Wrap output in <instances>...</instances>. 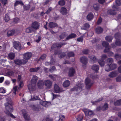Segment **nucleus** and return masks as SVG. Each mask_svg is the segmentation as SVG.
Wrapping results in <instances>:
<instances>
[{
  "label": "nucleus",
  "mask_w": 121,
  "mask_h": 121,
  "mask_svg": "<svg viewBox=\"0 0 121 121\" xmlns=\"http://www.w3.org/2000/svg\"><path fill=\"white\" fill-rule=\"evenodd\" d=\"M105 39L108 42H111L112 39V38L111 36H107L105 37Z\"/></svg>",
  "instance_id": "4c0bfd02"
},
{
  "label": "nucleus",
  "mask_w": 121,
  "mask_h": 121,
  "mask_svg": "<svg viewBox=\"0 0 121 121\" xmlns=\"http://www.w3.org/2000/svg\"><path fill=\"white\" fill-rule=\"evenodd\" d=\"M121 57V55H119L118 54H116L115 55V57L116 60H117Z\"/></svg>",
  "instance_id": "13d9d810"
},
{
  "label": "nucleus",
  "mask_w": 121,
  "mask_h": 121,
  "mask_svg": "<svg viewBox=\"0 0 121 121\" xmlns=\"http://www.w3.org/2000/svg\"><path fill=\"white\" fill-rule=\"evenodd\" d=\"M98 62L101 66L103 67L105 63L104 60H99V61Z\"/></svg>",
  "instance_id": "79ce46f5"
},
{
  "label": "nucleus",
  "mask_w": 121,
  "mask_h": 121,
  "mask_svg": "<svg viewBox=\"0 0 121 121\" xmlns=\"http://www.w3.org/2000/svg\"><path fill=\"white\" fill-rule=\"evenodd\" d=\"M114 104L115 106L121 105V99L117 100L114 102Z\"/></svg>",
  "instance_id": "c9c22d12"
},
{
  "label": "nucleus",
  "mask_w": 121,
  "mask_h": 121,
  "mask_svg": "<svg viewBox=\"0 0 121 121\" xmlns=\"http://www.w3.org/2000/svg\"><path fill=\"white\" fill-rule=\"evenodd\" d=\"M76 36V35L74 34H72L68 36L66 39L67 40H68L70 39L73 38L75 37Z\"/></svg>",
  "instance_id": "bb28decb"
},
{
  "label": "nucleus",
  "mask_w": 121,
  "mask_h": 121,
  "mask_svg": "<svg viewBox=\"0 0 121 121\" xmlns=\"http://www.w3.org/2000/svg\"><path fill=\"white\" fill-rule=\"evenodd\" d=\"M10 112H5L6 114H7L9 116H10L13 118H15V117L12 114L10 113Z\"/></svg>",
  "instance_id": "6e6d98bb"
},
{
  "label": "nucleus",
  "mask_w": 121,
  "mask_h": 121,
  "mask_svg": "<svg viewBox=\"0 0 121 121\" xmlns=\"http://www.w3.org/2000/svg\"><path fill=\"white\" fill-rule=\"evenodd\" d=\"M50 64L51 65H52L53 64V62L52 60V59L51 58V60L50 61V63L48 62H46L45 63V65H48Z\"/></svg>",
  "instance_id": "864d4df0"
},
{
  "label": "nucleus",
  "mask_w": 121,
  "mask_h": 121,
  "mask_svg": "<svg viewBox=\"0 0 121 121\" xmlns=\"http://www.w3.org/2000/svg\"><path fill=\"white\" fill-rule=\"evenodd\" d=\"M40 67H38L35 68H30V72H37L40 70Z\"/></svg>",
  "instance_id": "412c9836"
},
{
  "label": "nucleus",
  "mask_w": 121,
  "mask_h": 121,
  "mask_svg": "<svg viewBox=\"0 0 121 121\" xmlns=\"http://www.w3.org/2000/svg\"><path fill=\"white\" fill-rule=\"evenodd\" d=\"M9 16L7 14H6L4 18V20L5 22H8L9 20Z\"/></svg>",
  "instance_id": "8fccbe9b"
},
{
  "label": "nucleus",
  "mask_w": 121,
  "mask_h": 121,
  "mask_svg": "<svg viewBox=\"0 0 121 121\" xmlns=\"http://www.w3.org/2000/svg\"><path fill=\"white\" fill-rule=\"evenodd\" d=\"M46 54H43L41 56L40 59L42 60H43L46 58Z\"/></svg>",
  "instance_id": "4d7b16f0"
},
{
  "label": "nucleus",
  "mask_w": 121,
  "mask_h": 121,
  "mask_svg": "<svg viewBox=\"0 0 121 121\" xmlns=\"http://www.w3.org/2000/svg\"><path fill=\"white\" fill-rule=\"evenodd\" d=\"M84 111L86 117L91 116L93 114V112L90 110L86 109L84 110Z\"/></svg>",
  "instance_id": "9b49d317"
},
{
  "label": "nucleus",
  "mask_w": 121,
  "mask_h": 121,
  "mask_svg": "<svg viewBox=\"0 0 121 121\" xmlns=\"http://www.w3.org/2000/svg\"><path fill=\"white\" fill-rule=\"evenodd\" d=\"M93 18V15L91 13H89L86 17V19L88 21H91Z\"/></svg>",
  "instance_id": "393cba45"
},
{
  "label": "nucleus",
  "mask_w": 121,
  "mask_h": 121,
  "mask_svg": "<svg viewBox=\"0 0 121 121\" xmlns=\"http://www.w3.org/2000/svg\"><path fill=\"white\" fill-rule=\"evenodd\" d=\"M80 61L83 64H85L87 63V60L86 57L83 56L81 57Z\"/></svg>",
  "instance_id": "4be33fe9"
},
{
  "label": "nucleus",
  "mask_w": 121,
  "mask_h": 121,
  "mask_svg": "<svg viewBox=\"0 0 121 121\" xmlns=\"http://www.w3.org/2000/svg\"><path fill=\"white\" fill-rule=\"evenodd\" d=\"M102 44L103 46L106 48L104 51V52H108L110 48V47L108 46V43L105 41H104L102 43Z\"/></svg>",
  "instance_id": "6e6552de"
},
{
  "label": "nucleus",
  "mask_w": 121,
  "mask_h": 121,
  "mask_svg": "<svg viewBox=\"0 0 121 121\" xmlns=\"http://www.w3.org/2000/svg\"><path fill=\"white\" fill-rule=\"evenodd\" d=\"M5 91L3 88H0V93H4L5 92Z\"/></svg>",
  "instance_id": "338daca9"
},
{
  "label": "nucleus",
  "mask_w": 121,
  "mask_h": 121,
  "mask_svg": "<svg viewBox=\"0 0 121 121\" xmlns=\"http://www.w3.org/2000/svg\"><path fill=\"white\" fill-rule=\"evenodd\" d=\"M38 79V77L35 75H33L31 80V84L28 85V89L30 91H33L35 90V86Z\"/></svg>",
  "instance_id": "f257e3e1"
},
{
  "label": "nucleus",
  "mask_w": 121,
  "mask_h": 121,
  "mask_svg": "<svg viewBox=\"0 0 121 121\" xmlns=\"http://www.w3.org/2000/svg\"><path fill=\"white\" fill-rule=\"evenodd\" d=\"M118 74L117 71H113L110 73L108 76L110 78H113L116 77Z\"/></svg>",
  "instance_id": "2eb2a0df"
},
{
  "label": "nucleus",
  "mask_w": 121,
  "mask_h": 121,
  "mask_svg": "<svg viewBox=\"0 0 121 121\" xmlns=\"http://www.w3.org/2000/svg\"><path fill=\"white\" fill-rule=\"evenodd\" d=\"M107 62L108 63H112L113 61V59L111 58H109L107 60Z\"/></svg>",
  "instance_id": "0e129e2a"
},
{
  "label": "nucleus",
  "mask_w": 121,
  "mask_h": 121,
  "mask_svg": "<svg viewBox=\"0 0 121 121\" xmlns=\"http://www.w3.org/2000/svg\"><path fill=\"white\" fill-rule=\"evenodd\" d=\"M91 69L92 70L96 72V73H98V71L99 69V66L97 65H94L92 66Z\"/></svg>",
  "instance_id": "aec40b11"
},
{
  "label": "nucleus",
  "mask_w": 121,
  "mask_h": 121,
  "mask_svg": "<svg viewBox=\"0 0 121 121\" xmlns=\"http://www.w3.org/2000/svg\"><path fill=\"white\" fill-rule=\"evenodd\" d=\"M49 26L50 28L49 30L51 32L52 34H53V31L51 29H52L53 27V22H49Z\"/></svg>",
  "instance_id": "f704fd0d"
},
{
  "label": "nucleus",
  "mask_w": 121,
  "mask_h": 121,
  "mask_svg": "<svg viewBox=\"0 0 121 121\" xmlns=\"http://www.w3.org/2000/svg\"><path fill=\"white\" fill-rule=\"evenodd\" d=\"M85 83L86 85V88L87 89H88L90 88L93 84V82L88 77L85 80Z\"/></svg>",
  "instance_id": "20e7f679"
},
{
  "label": "nucleus",
  "mask_w": 121,
  "mask_h": 121,
  "mask_svg": "<svg viewBox=\"0 0 121 121\" xmlns=\"http://www.w3.org/2000/svg\"><path fill=\"white\" fill-rule=\"evenodd\" d=\"M115 6L114 5L113 7V8L115 10H108V13L111 15H114L116 14V13L115 11V10H118L117 8H115Z\"/></svg>",
  "instance_id": "a211bd4d"
},
{
  "label": "nucleus",
  "mask_w": 121,
  "mask_h": 121,
  "mask_svg": "<svg viewBox=\"0 0 121 121\" xmlns=\"http://www.w3.org/2000/svg\"><path fill=\"white\" fill-rule=\"evenodd\" d=\"M44 84V82H43V81H38V86L39 88H41Z\"/></svg>",
  "instance_id": "a878e982"
},
{
  "label": "nucleus",
  "mask_w": 121,
  "mask_h": 121,
  "mask_svg": "<svg viewBox=\"0 0 121 121\" xmlns=\"http://www.w3.org/2000/svg\"><path fill=\"white\" fill-rule=\"evenodd\" d=\"M93 7L96 10H98L99 9L98 6L97 4H94L93 5Z\"/></svg>",
  "instance_id": "052dcab7"
},
{
  "label": "nucleus",
  "mask_w": 121,
  "mask_h": 121,
  "mask_svg": "<svg viewBox=\"0 0 121 121\" xmlns=\"http://www.w3.org/2000/svg\"><path fill=\"white\" fill-rule=\"evenodd\" d=\"M116 81L117 82H121V74L119 75L116 78Z\"/></svg>",
  "instance_id": "c03bdc74"
},
{
  "label": "nucleus",
  "mask_w": 121,
  "mask_h": 121,
  "mask_svg": "<svg viewBox=\"0 0 121 121\" xmlns=\"http://www.w3.org/2000/svg\"><path fill=\"white\" fill-rule=\"evenodd\" d=\"M116 2L117 5L119 6L121 4V0H116Z\"/></svg>",
  "instance_id": "e2e57ef3"
},
{
  "label": "nucleus",
  "mask_w": 121,
  "mask_h": 121,
  "mask_svg": "<svg viewBox=\"0 0 121 121\" xmlns=\"http://www.w3.org/2000/svg\"><path fill=\"white\" fill-rule=\"evenodd\" d=\"M65 2L64 0H61L59 2V4L61 5H65Z\"/></svg>",
  "instance_id": "5fc2aeb1"
},
{
  "label": "nucleus",
  "mask_w": 121,
  "mask_h": 121,
  "mask_svg": "<svg viewBox=\"0 0 121 121\" xmlns=\"http://www.w3.org/2000/svg\"><path fill=\"white\" fill-rule=\"evenodd\" d=\"M110 67H111L112 70L115 69L117 67V65L115 64H113L110 65Z\"/></svg>",
  "instance_id": "de8ad7c7"
},
{
  "label": "nucleus",
  "mask_w": 121,
  "mask_h": 121,
  "mask_svg": "<svg viewBox=\"0 0 121 121\" xmlns=\"http://www.w3.org/2000/svg\"><path fill=\"white\" fill-rule=\"evenodd\" d=\"M95 30L96 33L99 34L102 32L103 29L100 27H98Z\"/></svg>",
  "instance_id": "b1692460"
},
{
  "label": "nucleus",
  "mask_w": 121,
  "mask_h": 121,
  "mask_svg": "<svg viewBox=\"0 0 121 121\" xmlns=\"http://www.w3.org/2000/svg\"><path fill=\"white\" fill-rule=\"evenodd\" d=\"M32 55V54L30 52H27L23 54V59L24 63H26L28 61V60L30 59L31 58Z\"/></svg>",
  "instance_id": "f03ea898"
},
{
  "label": "nucleus",
  "mask_w": 121,
  "mask_h": 121,
  "mask_svg": "<svg viewBox=\"0 0 121 121\" xmlns=\"http://www.w3.org/2000/svg\"><path fill=\"white\" fill-rule=\"evenodd\" d=\"M83 115L81 114L78 116L77 117V120L80 121L82 120L83 118Z\"/></svg>",
  "instance_id": "a18cd8bd"
},
{
  "label": "nucleus",
  "mask_w": 121,
  "mask_h": 121,
  "mask_svg": "<svg viewBox=\"0 0 121 121\" xmlns=\"http://www.w3.org/2000/svg\"><path fill=\"white\" fill-rule=\"evenodd\" d=\"M89 58L92 61H93L92 63L95 62L97 60L96 57L94 56H90L89 57Z\"/></svg>",
  "instance_id": "e433bc0d"
},
{
  "label": "nucleus",
  "mask_w": 121,
  "mask_h": 121,
  "mask_svg": "<svg viewBox=\"0 0 121 121\" xmlns=\"http://www.w3.org/2000/svg\"><path fill=\"white\" fill-rule=\"evenodd\" d=\"M17 87L15 86L13 88V97H14V96L16 94V91H17Z\"/></svg>",
  "instance_id": "7c9ffc66"
},
{
  "label": "nucleus",
  "mask_w": 121,
  "mask_h": 121,
  "mask_svg": "<svg viewBox=\"0 0 121 121\" xmlns=\"http://www.w3.org/2000/svg\"><path fill=\"white\" fill-rule=\"evenodd\" d=\"M65 119V117L63 115L60 116V118L59 119V121H64Z\"/></svg>",
  "instance_id": "37998d69"
},
{
  "label": "nucleus",
  "mask_w": 121,
  "mask_h": 121,
  "mask_svg": "<svg viewBox=\"0 0 121 121\" xmlns=\"http://www.w3.org/2000/svg\"><path fill=\"white\" fill-rule=\"evenodd\" d=\"M67 35L66 34V33H62L61 35L60 36V39H63Z\"/></svg>",
  "instance_id": "603ef678"
},
{
  "label": "nucleus",
  "mask_w": 121,
  "mask_h": 121,
  "mask_svg": "<svg viewBox=\"0 0 121 121\" xmlns=\"http://www.w3.org/2000/svg\"><path fill=\"white\" fill-rule=\"evenodd\" d=\"M75 73L74 69L73 68L71 67L69 70L68 75L69 76H72L74 75Z\"/></svg>",
  "instance_id": "4468645a"
},
{
  "label": "nucleus",
  "mask_w": 121,
  "mask_h": 121,
  "mask_svg": "<svg viewBox=\"0 0 121 121\" xmlns=\"http://www.w3.org/2000/svg\"><path fill=\"white\" fill-rule=\"evenodd\" d=\"M40 25L39 23L36 21H35L32 23L31 27L35 30L39 29Z\"/></svg>",
  "instance_id": "9d476101"
},
{
  "label": "nucleus",
  "mask_w": 121,
  "mask_h": 121,
  "mask_svg": "<svg viewBox=\"0 0 121 121\" xmlns=\"http://www.w3.org/2000/svg\"><path fill=\"white\" fill-rule=\"evenodd\" d=\"M116 44L118 46L121 45V40L120 39H117L116 42Z\"/></svg>",
  "instance_id": "49530a36"
},
{
  "label": "nucleus",
  "mask_w": 121,
  "mask_h": 121,
  "mask_svg": "<svg viewBox=\"0 0 121 121\" xmlns=\"http://www.w3.org/2000/svg\"><path fill=\"white\" fill-rule=\"evenodd\" d=\"M40 109V108L39 106L36 107H35V106H33V110L35 111H38Z\"/></svg>",
  "instance_id": "09e8293b"
},
{
  "label": "nucleus",
  "mask_w": 121,
  "mask_h": 121,
  "mask_svg": "<svg viewBox=\"0 0 121 121\" xmlns=\"http://www.w3.org/2000/svg\"><path fill=\"white\" fill-rule=\"evenodd\" d=\"M22 114L24 118L26 121H30V116L28 115L25 110H22Z\"/></svg>",
  "instance_id": "423d86ee"
},
{
  "label": "nucleus",
  "mask_w": 121,
  "mask_h": 121,
  "mask_svg": "<svg viewBox=\"0 0 121 121\" xmlns=\"http://www.w3.org/2000/svg\"><path fill=\"white\" fill-rule=\"evenodd\" d=\"M68 54V56L69 57L73 56L74 55V53L71 52H69Z\"/></svg>",
  "instance_id": "680f3d73"
},
{
  "label": "nucleus",
  "mask_w": 121,
  "mask_h": 121,
  "mask_svg": "<svg viewBox=\"0 0 121 121\" xmlns=\"http://www.w3.org/2000/svg\"><path fill=\"white\" fill-rule=\"evenodd\" d=\"M89 24L86 23L84 24L82 29L85 30H86L89 28Z\"/></svg>",
  "instance_id": "2f4dec72"
},
{
  "label": "nucleus",
  "mask_w": 121,
  "mask_h": 121,
  "mask_svg": "<svg viewBox=\"0 0 121 121\" xmlns=\"http://www.w3.org/2000/svg\"><path fill=\"white\" fill-rule=\"evenodd\" d=\"M44 84L48 88H50L52 86L51 82L49 80H46L44 82Z\"/></svg>",
  "instance_id": "f3484780"
},
{
  "label": "nucleus",
  "mask_w": 121,
  "mask_h": 121,
  "mask_svg": "<svg viewBox=\"0 0 121 121\" xmlns=\"http://www.w3.org/2000/svg\"><path fill=\"white\" fill-rule=\"evenodd\" d=\"M23 6L24 10H29L30 8V5L29 4L23 5Z\"/></svg>",
  "instance_id": "473e14b6"
},
{
  "label": "nucleus",
  "mask_w": 121,
  "mask_h": 121,
  "mask_svg": "<svg viewBox=\"0 0 121 121\" xmlns=\"http://www.w3.org/2000/svg\"><path fill=\"white\" fill-rule=\"evenodd\" d=\"M6 109L8 112H12L13 111V107L11 104L7 102L5 104Z\"/></svg>",
  "instance_id": "39448f33"
},
{
  "label": "nucleus",
  "mask_w": 121,
  "mask_h": 121,
  "mask_svg": "<svg viewBox=\"0 0 121 121\" xmlns=\"http://www.w3.org/2000/svg\"><path fill=\"white\" fill-rule=\"evenodd\" d=\"M84 86V84L83 83L80 82L79 84H77L76 85L72 90L73 91H77L79 92L82 90V88Z\"/></svg>",
  "instance_id": "7ed1b4c3"
},
{
  "label": "nucleus",
  "mask_w": 121,
  "mask_h": 121,
  "mask_svg": "<svg viewBox=\"0 0 121 121\" xmlns=\"http://www.w3.org/2000/svg\"><path fill=\"white\" fill-rule=\"evenodd\" d=\"M13 47L15 48L19 51L22 49L21 44L19 42H15L13 44Z\"/></svg>",
  "instance_id": "0eeeda50"
},
{
  "label": "nucleus",
  "mask_w": 121,
  "mask_h": 121,
  "mask_svg": "<svg viewBox=\"0 0 121 121\" xmlns=\"http://www.w3.org/2000/svg\"><path fill=\"white\" fill-rule=\"evenodd\" d=\"M70 84V82L68 80L65 81L63 83V86L64 87H68Z\"/></svg>",
  "instance_id": "cd10ccee"
},
{
  "label": "nucleus",
  "mask_w": 121,
  "mask_h": 121,
  "mask_svg": "<svg viewBox=\"0 0 121 121\" xmlns=\"http://www.w3.org/2000/svg\"><path fill=\"white\" fill-rule=\"evenodd\" d=\"M108 108V106L107 104H105L103 106H100L96 108V110L98 111H99L101 110L103 111H105L107 110Z\"/></svg>",
  "instance_id": "1a4fd4ad"
},
{
  "label": "nucleus",
  "mask_w": 121,
  "mask_h": 121,
  "mask_svg": "<svg viewBox=\"0 0 121 121\" xmlns=\"http://www.w3.org/2000/svg\"><path fill=\"white\" fill-rule=\"evenodd\" d=\"M60 12L61 14L64 15H66L67 13V9L64 7H62L61 8Z\"/></svg>",
  "instance_id": "6ab92c4d"
},
{
  "label": "nucleus",
  "mask_w": 121,
  "mask_h": 121,
  "mask_svg": "<svg viewBox=\"0 0 121 121\" xmlns=\"http://www.w3.org/2000/svg\"><path fill=\"white\" fill-rule=\"evenodd\" d=\"M15 63L18 65H21L22 64H25L26 63H24L23 61V60L22 59V60H20L17 59L14 60Z\"/></svg>",
  "instance_id": "dca6fc26"
},
{
  "label": "nucleus",
  "mask_w": 121,
  "mask_h": 121,
  "mask_svg": "<svg viewBox=\"0 0 121 121\" xmlns=\"http://www.w3.org/2000/svg\"><path fill=\"white\" fill-rule=\"evenodd\" d=\"M15 32V30H14L9 31L7 32V35L8 36H11L14 34Z\"/></svg>",
  "instance_id": "5701e85b"
},
{
  "label": "nucleus",
  "mask_w": 121,
  "mask_h": 121,
  "mask_svg": "<svg viewBox=\"0 0 121 121\" xmlns=\"http://www.w3.org/2000/svg\"><path fill=\"white\" fill-rule=\"evenodd\" d=\"M54 90L55 92L56 93H60L64 91V90H63L62 88H60L56 84L54 85Z\"/></svg>",
  "instance_id": "f8f14e48"
},
{
  "label": "nucleus",
  "mask_w": 121,
  "mask_h": 121,
  "mask_svg": "<svg viewBox=\"0 0 121 121\" xmlns=\"http://www.w3.org/2000/svg\"><path fill=\"white\" fill-rule=\"evenodd\" d=\"M19 4H20L21 5H23L24 4L23 3L22 1L20 0L19 1H16L15 3L14 6H16Z\"/></svg>",
  "instance_id": "c85d7f7f"
},
{
  "label": "nucleus",
  "mask_w": 121,
  "mask_h": 121,
  "mask_svg": "<svg viewBox=\"0 0 121 121\" xmlns=\"http://www.w3.org/2000/svg\"><path fill=\"white\" fill-rule=\"evenodd\" d=\"M102 99H103L102 98V97H101V98H100L97 101H94L92 102H91L92 103V104H96L98 102H99V101H100L102 100Z\"/></svg>",
  "instance_id": "3c124183"
},
{
  "label": "nucleus",
  "mask_w": 121,
  "mask_h": 121,
  "mask_svg": "<svg viewBox=\"0 0 121 121\" xmlns=\"http://www.w3.org/2000/svg\"><path fill=\"white\" fill-rule=\"evenodd\" d=\"M8 56L12 60L15 57V55L14 53H11L9 54Z\"/></svg>",
  "instance_id": "72a5a7b5"
},
{
  "label": "nucleus",
  "mask_w": 121,
  "mask_h": 121,
  "mask_svg": "<svg viewBox=\"0 0 121 121\" xmlns=\"http://www.w3.org/2000/svg\"><path fill=\"white\" fill-rule=\"evenodd\" d=\"M105 70L106 71L109 72L110 70H112L110 65H106L105 67Z\"/></svg>",
  "instance_id": "c756f323"
},
{
  "label": "nucleus",
  "mask_w": 121,
  "mask_h": 121,
  "mask_svg": "<svg viewBox=\"0 0 121 121\" xmlns=\"http://www.w3.org/2000/svg\"><path fill=\"white\" fill-rule=\"evenodd\" d=\"M33 30L32 27H29L26 29V32L27 33H30Z\"/></svg>",
  "instance_id": "58836bf2"
},
{
  "label": "nucleus",
  "mask_w": 121,
  "mask_h": 121,
  "mask_svg": "<svg viewBox=\"0 0 121 121\" xmlns=\"http://www.w3.org/2000/svg\"><path fill=\"white\" fill-rule=\"evenodd\" d=\"M19 21V19L18 18H15L13 20V22L15 23H17Z\"/></svg>",
  "instance_id": "bf43d9fd"
},
{
  "label": "nucleus",
  "mask_w": 121,
  "mask_h": 121,
  "mask_svg": "<svg viewBox=\"0 0 121 121\" xmlns=\"http://www.w3.org/2000/svg\"><path fill=\"white\" fill-rule=\"evenodd\" d=\"M10 119L9 116H5V119L4 120V121H10Z\"/></svg>",
  "instance_id": "774afa93"
},
{
  "label": "nucleus",
  "mask_w": 121,
  "mask_h": 121,
  "mask_svg": "<svg viewBox=\"0 0 121 121\" xmlns=\"http://www.w3.org/2000/svg\"><path fill=\"white\" fill-rule=\"evenodd\" d=\"M83 38L81 36V37L78 38L77 39V41L78 42H82L83 41Z\"/></svg>",
  "instance_id": "69168bd1"
},
{
  "label": "nucleus",
  "mask_w": 121,
  "mask_h": 121,
  "mask_svg": "<svg viewBox=\"0 0 121 121\" xmlns=\"http://www.w3.org/2000/svg\"><path fill=\"white\" fill-rule=\"evenodd\" d=\"M65 44H61L60 43H57L56 44H54V45H53V47H54L55 48L56 47L55 46H56V47L57 48H60L61 47L62 45H65Z\"/></svg>",
  "instance_id": "ea45409f"
},
{
  "label": "nucleus",
  "mask_w": 121,
  "mask_h": 121,
  "mask_svg": "<svg viewBox=\"0 0 121 121\" xmlns=\"http://www.w3.org/2000/svg\"><path fill=\"white\" fill-rule=\"evenodd\" d=\"M38 99H40L39 97L35 95L33 97H31V98L30 100L33 101Z\"/></svg>",
  "instance_id": "a19ab883"
},
{
  "label": "nucleus",
  "mask_w": 121,
  "mask_h": 121,
  "mask_svg": "<svg viewBox=\"0 0 121 121\" xmlns=\"http://www.w3.org/2000/svg\"><path fill=\"white\" fill-rule=\"evenodd\" d=\"M40 103L41 105L46 107H48L51 104V103L49 102L44 101L41 100L40 101Z\"/></svg>",
  "instance_id": "ddd939ff"
}]
</instances>
